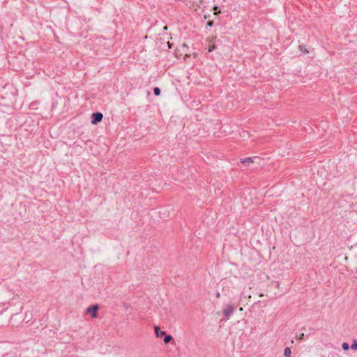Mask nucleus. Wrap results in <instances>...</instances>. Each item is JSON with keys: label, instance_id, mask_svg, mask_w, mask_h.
Masks as SVG:
<instances>
[{"label": "nucleus", "instance_id": "nucleus-16", "mask_svg": "<svg viewBox=\"0 0 357 357\" xmlns=\"http://www.w3.org/2000/svg\"><path fill=\"white\" fill-rule=\"evenodd\" d=\"M215 296L217 298H219L220 297V294L219 292H217Z\"/></svg>", "mask_w": 357, "mask_h": 357}, {"label": "nucleus", "instance_id": "nucleus-14", "mask_svg": "<svg viewBox=\"0 0 357 357\" xmlns=\"http://www.w3.org/2000/svg\"><path fill=\"white\" fill-rule=\"evenodd\" d=\"M206 25H207L208 26H212L213 25V21H211V20H209V21H208V22H207Z\"/></svg>", "mask_w": 357, "mask_h": 357}, {"label": "nucleus", "instance_id": "nucleus-5", "mask_svg": "<svg viewBox=\"0 0 357 357\" xmlns=\"http://www.w3.org/2000/svg\"><path fill=\"white\" fill-rule=\"evenodd\" d=\"M284 356L285 357H291V349L289 347H287L284 349Z\"/></svg>", "mask_w": 357, "mask_h": 357}, {"label": "nucleus", "instance_id": "nucleus-15", "mask_svg": "<svg viewBox=\"0 0 357 357\" xmlns=\"http://www.w3.org/2000/svg\"><path fill=\"white\" fill-rule=\"evenodd\" d=\"M161 91H154V93L155 96H159L160 94Z\"/></svg>", "mask_w": 357, "mask_h": 357}, {"label": "nucleus", "instance_id": "nucleus-4", "mask_svg": "<svg viewBox=\"0 0 357 357\" xmlns=\"http://www.w3.org/2000/svg\"><path fill=\"white\" fill-rule=\"evenodd\" d=\"M154 332L157 337H162L165 335V332L164 331L160 330L159 326H154Z\"/></svg>", "mask_w": 357, "mask_h": 357}, {"label": "nucleus", "instance_id": "nucleus-10", "mask_svg": "<svg viewBox=\"0 0 357 357\" xmlns=\"http://www.w3.org/2000/svg\"><path fill=\"white\" fill-rule=\"evenodd\" d=\"M342 347L344 351H347L349 348V346L347 342H344L342 344Z\"/></svg>", "mask_w": 357, "mask_h": 357}, {"label": "nucleus", "instance_id": "nucleus-6", "mask_svg": "<svg viewBox=\"0 0 357 357\" xmlns=\"http://www.w3.org/2000/svg\"><path fill=\"white\" fill-rule=\"evenodd\" d=\"M241 162L249 165L250 163L253 162V160L251 158H245V159L242 160Z\"/></svg>", "mask_w": 357, "mask_h": 357}, {"label": "nucleus", "instance_id": "nucleus-19", "mask_svg": "<svg viewBox=\"0 0 357 357\" xmlns=\"http://www.w3.org/2000/svg\"><path fill=\"white\" fill-rule=\"evenodd\" d=\"M153 89L158 90L160 89L158 87H155Z\"/></svg>", "mask_w": 357, "mask_h": 357}, {"label": "nucleus", "instance_id": "nucleus-2", "mask_svg": "<svg viewBox=\"0 0 357 357\" xmlns=\"http://www.w3.org/2000/svg\"><path fill=\"white\" fill-rule=\"evenodd\" d=\"M102 117H103V116H102V113H100V112L93 113L92 114L91 123L93 125L97 124L98 123H99L102 121Z\"/></svg>", "mask_w": 357, "mask_h": 357}, {"label": "nucleus", "instance_id": "nucleus-17", "mask_svg": "<svg viewBox=\"0 0 357 357\" xmlns=\"http://www.w3.org/2000/svg\"><path fill=\"white\" fill-rule=\"evenodd\" d=\"M264 296V294H259V297H263Z\"/></svg>", "mask_w": 357, "mask_h": 357}, {"label": "nucleus", "instance_id": "nucleus-20", "mask_svg": "<svg viewBox=\"0 0 357 357\" xmlns=\"http://www.w3.org/2000/svg\"><path fill=\"white\" fill-rule=\"evenodd\" d=\"M167 29V27L165 26H164V30H166Z\"/></svg>", "mask_w": 357, "mask_h": 357}, {"label": "nucleus", "instance_id": "nucleus-13", "mask_svg": "<svg viewBox=\"0 0 357 357\" xmlns=\"http://www.w3.org/2000/svg\"><path fill=\"white\" fill-rule=\"evenodd\" d=\"M215 49V45H210L209 48H208V52H212Z\"/></svg>", "mask_w": 357, "mask_h": 357}, {"label": "nucleus", "instance_id": "nucleus-9", "mask_svg": "<svg viewBox=\"0 0 357 357\" xmlns=\"http://www.w3.org/2000/svg\"><path fill=\"white\" fill-rule=\"evenodd\" d=\"M351 348L354 350H356L357 349V340H354L353 341V343L351 346Z\"/></svg>", "mask_w": 357, "mask_h": 357}, {"label": "nucleus", "instance_id": "nucleus-8", "mask_svg": "<svg viewBox=\"0 0 357 357\" xmlns=\"http://www.w3.org/2000/svg\"><path fill=\"white\" fill-rule=\"evenodd\" d=\"M260 279L261 280H270V277L266 273H262L260 275Z\"/></svg>", "mask_w": 357, "mask_h": 357}, {"label": "nucleus", "instance_id": "nucleus-18", "mask_svg": "<svg viewBox=\"0 0 357 357\" xmlns=\"http://www.w3.org/2000/svg\"><path fill=\"white\" fill-rule=\"evenodd\" d=\"M303 336H304V334L303 333V334L301 335V337H300V338H301V339H302V338L303 337Z\"/></svg>", "mask_w": 357, "mask_h": 357}, {"label": "nucleus", "instance_id": "nucleus-1", "mask_svg": "<svg viewBox=\"0 0 357 357\" xmlns=\"http://www.w3.org/2000/svg\"><path fill=\"white\" fill-rule=\"evenodd\" d=\"M98 309L99 306L98 305H93L86 308V313L91 314L93 318H96Z\"/></svg>", "mask_w": 357, "mask_h": 357}, {"label": "nucleus", "instance_id": "nucleus-3", "mask_svg": "<svg viewBox=\"0 0 357 357\" xmlns=\"http://www.w3.org/2000/svg\"><path fill=\"white\" fill-rule=\"evenodd\" d=\"M234 309L232 305H227L224 307V309L222 310V313L225 317H229L232 314V313L234 312Z\"/></svg>", "mask_w": 357, "mask_h": 357}, {"label": "nucleus", "instance_id": "nucleus-11", "mask_svg": "<svg viewBox=\"0 0 357 357\" xmlns=\"http://www.w3.org/2000/svg\"><path fill=\"white\" fill-rule=\"evenodd\" d=\"M299 48H300V50H301V52H303V53H307V52H307V50L305 48V47H304V46L300 45V46H299Z\"/></svg>", "mask_w": 357, "mask_h": 357}, {"label": "nucleus", "instance_id": "nucleus-7", "mask_svg": "<svg viewBox=\"0 0 357 357\" xmlns=\"http://www.w3.org/2000/svg\"><path fill=\"white\" fill-rule=\"evenodd\" d=\"M172 340V337L171 335H165V338H164V342H165V344H167V343H169Z\"/></svg>", "mask_w": 357, "mask_h": 357}, {"label": "nucleus", "instance_id": "nucleus-12", "mask_svg": "<svg viewBox=\"0 0 357 357\" xmlns=\"http://www.w3.org/2000/svg\"><path fill=\"white\" fill-rule=\"evenodd\" d=\"M213 10H215L214 12V14L215 15H217L218 13H220V10H219L218 7V6H215L213 8Z\"/></svg>", "mask_w": 357, "mask_h": 357}]
</instances>
